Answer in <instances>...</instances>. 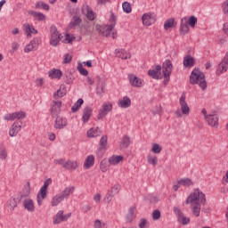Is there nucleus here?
Listing matches in <instances>:
<instances>
[{"instance_id": "21", "label": "nucleus", "mask_w": 228, "mask_h": 228, "mask_svg": "<svg viewBox=\"0 0 228 228\" xmlns=\"http://www.w3.org/2000/svg\"><path fill=\"white\" fill-rule=\"evenodd\" d=\"M183 65L184 69H191L195 67V59L191 55H186L183 58Z\"/></svg>"}, {"instance_id": "12", "label": "nucleus", "mask_w": 228, "mask_h": 228, "mask_svg": "<svg viewBox=\"0 0 228 228\" xmlns=\"http://www.w3.org/2000/svg\"><path fill=\"white\" fill-rule=\"evenodd\" d=\"M128 79L130 85H132V86H134L135 88H140L143 85V81L142 80V78L136 77L135 75H128Z\"/></svg>"}, {"instance_id": "48", "label": "nucleus", "mask_w": 228, "mask_h": 228, "mask_svg": "<svg viewBox=\"0 0 228 228\" xmlns=\"http://www.w3.org/2000/svg\"><path fill=\"white\" fill-rule=\"evenodd\" d=\"M133 216H134V207L130 208L128 214L126 215L127 224H131V222H133Z\"/></svg>"}, {"instance_id": "55", "label": "nucleus", "mask_w": 228, "mask_h": 228, "mask_svg": "<svg viewBox=\"0 0 228 228\" xmlns=\"http://www.w3.org/2000/svg\"><path fill=\"white\" fill-rule=\"evenodd\" d=\"M77 70L79 72V74H81L82 76H88V70L85 68H83V65L80 63L77 66Z\"/></svg>"}, {"instance_id": "1", "label": "nucleus", "mask_w": 228, "mask_h": 228, "mask_svg": "<svg viewBox=\"0 0 228 228\" xmlns=\"http://www.w3.org/2000/svg\"><path fill=\"white\" fill-rule=\"evenodd\" d=\"M185 204H191L194 216H200V190L194 189L193 192L187 197Z\"/></svg>"}, {"instance_id": "17", "label": "nucleus", "mask_w": 228, "mask_h": 228, "mask_svg": "<svg viewBox=\"0 0 228 228\" xmlns=\"http://www.w3.org/2000/svg\"><path fill=\"white\" fill-rule=\"evenodd\" d=\"M22 129V125L19 124V122H14L9 130V136L13 138V136H17L20 131Z\"/></svg>"}, {"instance_id": "33", "label": "nucleus", "mask_w": 228, "mask_h": 228, "mask_svg": "<svg viewBox=\"0 0 228 228\" xmlns=\"http://www.w3.org/2000/svg\"><path fill=\"white\" fill-rule=\"evenodd\" d=\"M19 202H20V201H19V197L18 198H11L7 201V208H9V209H11V211H13V209H15V208H17Z\"/></svg>"}, {"instance_id": "63", "label": "nucleus", "mask_w": 228, "mask_h": 228, "mask_svg": "<svg viewBox=\"0 0 228 228\" xmlns=\"http://www.w3.org/2000/svg\"><path fill=\"white\" fill-rule=\"evenodd\" d=\"M55 165H61L63 168H65V160L63 159H57L53 161Z\"/></svg>"}, {"instance_id": "53", "label": "nucleus", "mask_w": 228, "mask_h": 228, "mask_svg": "<svg viewBox=\"0 0 228 228\" xmlns=\"http://www.w3.org/2000/svg\"><path fill=\"white\" fill-rule=\"evenodd\" d=\"M23 28H24V31H25V34L27 35V37H31V29L33 28V26H30L28 23H25L23 25Z\"/></svg>"}, {"instance_id": "49", "label": "nucleus", "mask_w": 228, "mask_h": 228, "mask_svg": "<svg viewBox=\"0 0 228 228\" xmlns=\"http://www.w3.org/2000/svg\"><path fill=\"white\" fill-rule=\"evenodd\" d=\"M161 151H163V147H161V145L158 143H152L151 152L154 154H160Z\"/></svg>"}, {"instance_id": "7", "label": "nucleus", "mask_w": 228, "mask_h": 228, "mask_svg": "<svg viewBox=\"0 0 228 228\" xmlns=\"http://www.w3.org/2000/svg\"><path fill=\"white\" fill-rule=\"evenodd\" d=\"M99 148L96 151V154L99 158L106 152V146L108 145V135H102L100 142H99Z\"/></svg>"}, {"instance_id": "60", "label": "nucleus", "mask_w": 228, "mask_h": 228, "mask_svg": "<svg viewBox=\"0 0 228 228\" xmlns=\"http://www.w3.org/2000/svg\"><path fill=\"white\" fill-rule=\"evenodd\" d=\"M110 193H114V195H117L120 191V185L116 184L114 185L110 191Z\"/></svg>"}, {"instance_id": "44", "label": "nucleus", "mask_w": 228, "mask_h": 228, "mask_svg": "<svg viewBox=\"0 0 228 228\" xmlns=\"http://www.w3.org/2000/svg\"><path fill=\"white\" fill-rule=\"evenodd\" d=\"M200 88L205 92V90H208V82L206 81V75L204 73L200 72Z\"/></svg>"}, {"instance_id": "30", "label": "nucleus", "mask_w": 228, "mask_h": 228, "mask_svg": "<svg viewBox=\"0 0 228 228\" xmlns=\"http://www.w3.org/2000/svg\"><path fill=\"white\" fill-rule=\"evenodd\" d=\"M76 190V187L74 186H69L66 187L60 195L62 196V199H69L70 197L71 193H74V191Z\"/></svg>"}, {"instance_id": "31", "label": "nucleus", "mask_w": 228, "mask_h": 228, "mask_svg": "<svg viewBox=\"0 0 228 228\" xmlns=\"http://www.w3.org/2000/svg\"><path fill=\"white\" fill-rule=\"evenodd\" d=\"M120 161H124V157L120 155H113L109 158V163L110 165H118Z\"/></svg>"}, {"instance_id": "34", "label": "nucleus", "mask_w": 228, "mask_h": 228, "mask_svg": "<svg viewBox=\"0 0 228 228\" xmlns=\"http://www.w3.org/2000/svg\"><path fill=\"white\" fill-rule=\"evenodd\" d=\"M101 129L99 127L91 128L87 131L88 138H97V136H101Z\"/></svg>"}, {"instance_id": "28", "label": "nucleus", "mask_w": 228, "mask_h": 228, "mask_svg": "<svg viewBox=\"0 0 228 228\" xmlns=\"http://www.w3.org/2000/svg\"><path fill=\"white\" fill-rule=\"evenodd\" d=\"M119 108H129L131 106V98L128 96H124L122 100H119L118 102Z\"/></svg>"}, {"instance_id": "62", "label": "nucleus", "mask_w": 228, "mask_h": 228, "mask_svg": "<svg viewBox=\"0 0 228 228\" xmlns=\"http://www.w3.org/2000/svg\"><path fill=\"white\" fill-rule=\"evenodd\" d=\"M19 47H20L19 43L13 42L12 44V49H11L12 54H13V53H15L16 51H19Z\"/></svg>"}, {"instance_id": "19", "label": "nucleus", "mask_w": 228, "mask_h": 228, "mask_svg": "<svg viewBox=\"0 0 228 228\" xmlns=\"http://www.w3.org/2000/svg\"><path fill=\"white\" fill-rule=\"evenodd\" d=\"M23 208L26 209V211H28V213H34L35 211V201L29 198H26L23 200Z\"/></svg>"}, {"instance_id": "15", "label": "nucleus", "mask_w": 228, "mask_h": 228, "mask_svg": "<svg viewBox=\"0 0 228 228\" xmlns=\"http://www.w3.org/2000/svg\"><path fill=\"white\" fill-rule=\"evenodd\" d=\"M148 75L152 79H161V65H156L154 69H150Z\"/></svg>"}, {"instance_id": "16", "label": "nucleus", "mask_w": 228, "mask_h": 228, "mask_svg": "<svg viewBox=\"0 0 228 228\" xmlns=\"http://www.w3.org/2000/svg\"><path fill=\"white\" fill-rule=\"evenodd\" d=\"M105 88L106 82H104V79L98 77L96 94L99 95V97H102V95H104Z\"/></svg>"}, {"instance_id": "10", "label": "nucleus", "mask_w": 228, "mask_h": 228, "mask_svg": "<svg viewBox=\"0 0 228 228\" xmlns=\"http://www.w3.org/2000/svg\"><path fill=\"white\" fill-rule=\"evenodd\" d=\"M179 104L181 106L183 115H190V107L188 106V103H186V94H182L179 100Z\"/></svg>"}, {"instance_id": "35", "label": "nucleus", "mask_w": 228, "mask_h": 228, "mask_svg": "<svg viewBox=\"0 0 228 228\" xmlns=\"http://www.w3.org/2000/svg\"><path fill=\"white\" fill-rule=\"evenodd\" d=\"M120 149H127L131 145V138L127 135H125L121 138L120 141Z\"/></svg>"}, {"instance_id": "22", "label": "nucleus", "mask_w": 228, "mask_h": 228, "mask_svg": "<svg viewBox=\"0 0 228 228\" xmlns=\"http://www.w3.org/2000/svg\"><path fill=\"white\" fill-rule=\"evenodd\" d=\"M200 204L202 213H210L211 208L208 206V200H206V194L200 192Z\"/></svg>"}, {"instance_id": "45", "label": "nucleus", "mask_w": 228, "mask_h": 228, "mask_svg": "<svg viewBox=\"0 0 228 228\" xmlns=\"http://www.w3.org/2000/svg\"><path fill=\"white\" fill-rule=\"evenodd\" d=\"M8 158V151H6V148L4 147V145L0 144V159H2V161H4V159H6Z\"/></svg>"}, {"instance_id": "13", "label": "nucleus", "mask_w": 228, "mask_h": 228, "mask_svg": "<svg viewBox=\"0 0 228 228\" xmlns=\"http://www.w3.org/2000/svg\"><path fill=\"white\" fill-rule=\"evenodd\" d=\"M68 121L65 118L55 117L53 127L54 129H65L67 127Z\"/></svg>"}, {"instance_id": "50", "label": "nucleus", "mask_w": 228, "mask_h": 228, "mask_svg": "<svg viewBox=\"0 0 228 228\" xmlns=\"http://www.w3.org/2000/svg\"><path fill=\"white\" fill-rule=\"evenodd\" d=\"M67 94V90H65V88H60L58 89L54 94H53V97L54 99H56V97H64V95Z\"/></svg>"}, {"instance_id": "26", "label": "nucleus", "mask_w": 228, "mask_h": 228, "mask_svg": "<svg viewBox=\"0 0 228 228\" xmlns=\"http://www.w3.org/2000/svg\"><path fill=\"white\" fill-rule=\"evenodd\" d=\"M117 58H121V60H129L131 58V53H127L124 49L115 50Z\"/></svg>"}, {"instance_id": "51", "label": "nucleus", "mask_w": 228, "mask_h": 228, "mask_svg": "<svg viewBox=\"0 0 228 228\" xmlns=\"http://www.w3.org/2000/svg\"><path fill=\"white\" fill-rule=\"evenodd\" d=\"M14 115V120H22L24 118H26V112L24 111H17V112H13Z\"/></svg>"}, {"instance_id": "29", "label": "nucleus", "mask_w": 228, "mask_h": 228, "mask_svg": "<svg viewBox=\"0 0 228 228\" xmlns=\"http://www.w3.org/2000/svg\"><path fill=\"white\" fill-rule=\"evenodd\" d=\"M79 167V162L68 160L64 164L65 170H76Z\"/></svg>"}, {"instance_id": "38", "label": "nucleus", "mask_w": 228, "mask_h": 228, "mask_svg": "<svg viewBox=\"0 0 228 228\" xmlns=\"http://www.w3.org/2000/svg\"><path fill=\"white\" fill-rule=\"evenodd\" d=\"M177 23H175V19H167L164 23V29H170V28H175Z\"/></svg>"}, {"instance_id": "58", "label": "nucleus", "mask_w": 228, "mask_h": 228, "mask_svg": "<svg viewBox=\"0 0 228 228\" xmlns=\"http://www.w3.org/2000/svg\"><path fill=\"white\" fill-rule=\"evenodd\" d=\"M106 224L102 223L100 219H96L94 222V228H103Z\"/></svg>"}, {"instance_id": "27", "label": "nucleus", "mask_w": 228, "mask_h": 228, "mask_svg": "<svg viewBox=\"0 0 228 228\" xmlns=\"http://www.w3.org/2000/svg\"><path fill=\"white\" fill-rule=\"evenodd\" d=\"M95 164V157L94 155H89L85 162H84V167L86 170L92 168V167Z\"/></svg>"}, {"instance_id": "43", "label": "nucleus", "mask_w": 228, "mask_h": 228, "mask_svg": "<svg viewBox=\"0 0 228 228\" xmlns=\"http://www.w3.org/2000/svg\"><path fill=\"white\" fill-rule=\"evenodd\" d=\"M110 25L108 26V30L109 31H112L113 28H115V26L117 25V16L114 15L113 12H111L110 18Z\"/></svg>"}, {"instance_id": "5", "label": "nucleus", "mask_w": 228, "mask_h": 228, "mask_svg": "<svg viewBox=\"0 0 228 228\" xmlns=\"http://www.w3.org/2000/svg\"><path fill=\"white\" fill-rule=\"evenodd\" d=\"M172 61L170 60H167L164 61L162 65V73L164 76V84L167 85L168 81H170V74H172V69H173Z\"/></svg>"}, {"instance_id": "18", "label": "nucleus", "mask_w": 228, "mask_h": 228, "mask_svg": "<svg viewBox=\"0 0 228 228\" xmlns=\"http://www.w3.org/2000/svg\"><path fill=\"white\" fill-rule=\"evenodd\" d=\"M82 13L86 15L88 20H95V13H94V11L92 10V8H90V6L83 5Z\"/></svg>"}, {"instance_id": "57", "label": "nucleus", "mask_w": 228, "mask_h": 228, "mask_svg": "<svg viewBox=\"0 0 228 228\" xmlns=\"http://www.w3.org/2000/svg\"><path fill=\"white\" fill-rule=\"evenodd\" d=\"M149 227V221L145 218H142L139 222V228H147Z\"/></svg>"}, {"instance_id": "2", "label": "nucleus", "mask_w": 228, "mask_h": 228, "mask_svg": "<svg viewBox=\"0 0 228 228\" xmlns=\"http://www.w3.org/2000/svg\"><path fill=\"white\" fill-rule=\"evenodd\" d=\"M195 28L197 26V17L191 16V17H183L181 19L180 22V35H186L188 31H190V27Z\"/></svg>"}, {"instance_id": "23", "label": "nucleus", "mask_w": 228, "mask_h": 228, "mask_svg": "<svg viewBox=\"0 0 228 228\" xmlns=\"http://www.w3.org/2000/svg\"><path fill=\"white\" fill-rule=\"evenodd\" d=\"M31 193V187L29 186V183H28L27 186H25L21 191L19 193V202L22 200V199H28Z\"/></svg>"}, {"instance_id": "6", "label": "nucleus", "mask_w": 228, "mask_h": 228, "mask_svg": "<svg viewBox=\"0 0 228 228\" xmlns=\"http://www.w3.org/2000/svg\"><path fill=\"white\" fill-rule=\"evenodd\" d=\"M61 111V101L53 100L52 102V105L50 108L51 117L53 118H56V117H58V115H60Z\"/></svg>"}, {"instance_id": "11", "label": "nucleus", "mask_w": 228, "mask_h": 228, "mask_svg": "<svg viewBox=\"0 0 228 228\" xmlns=\"http://www.w3.org/2000/svg\"><path fill=\"white\" fill-rule=\"evenodd\" d=\"M199 81H200V69L195 68L191 73L190 83L191 85H200Z\"/></svg>"}, {"instance_id": "39", "label": "nucleus", "mask_w": 228, "mask_h": 228, "mask_svg": "<svg viewBox=\"0 0 228 228\" xmlns=\"http://www.w3.org/2000/svg\"><path fill=\"white\" fill-rule=\"evenodd\" d=\"M28 15H31L36 20H45V15L42 12H37L35 11H29Z\"/></svg>"}, {"instance_id": "47", "label": "nucleus", "mask_w": 228, "mask_h": 228, "mask_svg": "<svg viewBox=\"0 0 228 228\" xmlns=\"http://www.w3.org/2000/svg\"><path fill=\"white\" fill-rule=\"evenodd\" d=\"M147 161H148L149 165H152L153 167H156V165H158V157L152 156V155H148Z\"/></svg>"}, {"instance_id": "24", "label": "nucleus", "mask_w": 228, "mask_h": 228, "mask_svg": "<svg viewBox=\"0 0 228 228\" xmlns=\"http://www.w3.org/2000/svg\"><path fill=\"white\" fill-rule=\"evenodd\" d=\"M63 76L61 69H53L48 71V77L51 79H60Z\"/></svg>"}, {"instance_id": "61", "label": "nucleus", "mask_w": 228, "mask_h": 228, "mask_svg": "<svg viewBox=\"0 0 228 228\" xmlns=\"http://www.w3.org/2000/svg\"><path fill=\"white\" fill-rule=\"evenodd\" d=\"M4 120H7V121H13L15 120V118H14V114L13 112L12 113H8V114H5L4 116Z\"/></svg>"}, {"instance_id": "52", "label": "nucleus", "mask_w": 228, "mask_h": 228, "mask_svg": "<svg viewBox=\"0 0 228 228\" xmlns=\"http://www.w3.org/2000/svg\"><path fill=\"white\" fill-rule=\"evenodd\" d=\"M122 8L125 13H131L132 12L131 4H129V2H124L122 4Z\"/></svg>"}, {"instance_id": "8", "label": "nucleus", "mask_w": 228, "mask_h": 228, "mask_svg": "<svg viewBox=\"0 0 228 228\" xmlns=\"http://www.w3.org/2000/svg\"><path fill=\"white\" fill-rule=\"evenodd\" d=\"M173 211L177 215L179 224H182V225H188L190 224V218L184 216V214H183L179 208L174 207Z\"/></svg>"}, {"instance_id": "4", "label": "nucleus", "mask_w": 228, "mask_h": 228, "mask_svg": "<svg viewBox=\"0 0 228 228\" xmlns=\"http://www.w3.org/2000/svg\"><path fill=\"white\" fill-rule=\"evenodd\" d=\"M53 183L51 178H48L45 183L44 185L41 187L39 192L37 195V200L38 206H42V202L47 197V188H49V184Z\"/></svg>"}, {"instance_id": "36", "label": "nucleus", "mask_w": 228, "mask_h": 228, "mask_svg": "<svg viewBox=\"0 0 228 228\" xmlns=\"http://www.w3.org/2000/svg\"><path fill=\"white\" fill-rule=\"evenodd\" d=\"M63 200H65V199L61 194H57L52 199L51 206H53V208H56V206L61 204V202H63Z\"/></svg>"}, {"instance_id": "54", "label": "nucleus", "mask_w": 228, "mask_h": 228, "mask_svg": "<svg viewBox=\"0 0 228 228\" xmlns=\"http://www.w3.org/2000/svg\"><path fill=\"white\" fill-rule=\"evenodd\" d=\"M42 8L43 10H46V12H49V4L44 3V2H37L36 4V8Z\"/></svg>"}, {"instance_id": "41", "label": "nucleus", "mask_w": 228, "mask_h": 228, "mask_svg": "<svg viewBox=\"0 0 228 228\" xmlns=\"http://www.w3.org/2000/svg\"><path fill=\"white\" fill-rule=\"evenodd\" d=\"M83 102H85V101H83L82 98L78 99L71 107L72 113L79 111V109L81 108V106H83Z\"/></svg>"}, {"instance_id": "42", "label": "nucleus", "mask_w": 228, "mask_h": 228, "mask_svg": "<svg viewBox=\"0 0 228 228\" xmlns=\"http://www.w3.org/2000/svg\"><path fill=\"white\" fill-rule=\"evenodd\" d=\"M61 222H63V210H60L53 217L54 225H58V224H61Z\"/></svg>"}, {"instance_id": "14", "label": "nucleus", "mask_w": 228, "mask_h": 228, "mask_svg": "<svg viewBox=\"0 0 228 228\" xmlns=\"http://www.w3.org/2000/svg\"><path fill=\"white\" fill-rule=\"evenodd\" d=\"M38 37H34L28 45H27L24 48V53H31V51H35V49H38L39 45Z\"/></svg>"}, {"instance_id": "25", "label": "nucleus", "mask_w": 228, "mask_h": 228, "mask_svg": "<svg viewBox=\"0 0 228 228\" xmlns=\"http://www.w3.org/2000/svg\"><path fill=\"white\" fill-rule=\"evenodd\" d=\"M92 108L86 107L84 108L83 114H82V122L86 124L90 120V117H92Z\"/></svg>"}, {"instance_id": "3", "label": "nucleus", "mask_w": 228, "mask_h": 228, "mask_svg": "<svg viewBox=\"0 0 228 228\" xmlns=\"http://www.w3.org/2000/svg\"><path fill=\"white\" fill-rule=\"evenodd\" d=\"M61 38H63V36L58 32L56 26L52 25L50 27V45H52V47L58 46Z\"/></svg>"}, {"instance_id": "46", "label": "nucleus", "mask_w": 228, "mask_h": 228, "mask_svg": "<svg viewBox=\"0 0 228 228\" xmlns=\"http://www.w3.org/2000/svg\"><path fill=\"white\" fill-rule=\"evenodd\" d=\"M95 29H96V31L99 32L100 35H102V36L104 35V33H106V31H110L108 29V25H103V26L96 25Z\"/></svg>"}, {"instance_id": "64", "label": "nucleus", "mask_w": 228, "mask_h": 228, "mask_svg": "<svg viewBox=\"0 0 228 228\" xmlns=\"http://www.w3.org/2000/svg\"><path fill=\"white\" fill-rule=\"evenodd\" d=\"M70 61H72V56H70L69 53H66L64 55L63 63L67 64L70 63Z\"/></svg>"}, {"instance_id": "32", "label": "nucleus", "mask_w": 228, "mask_h": 228, "mask_svg": "<svg viewBox=\"0 0 228 228\" xmlns=\"http://www.w3.org/2000/svg\"><path fill=\"white\" fill-rule=\"evenodd\" d=\"M180 186H184V188H190V186H193V181L190 178H182L177 181Z\"/></svg>"}, {"instance_id": "20", "label": "nucleus", "mask_w": 228, "mask_h": 228, "mask_svg": "<svg viewBox=\"0 0 228 228\" xmlns=\"http://www.w3.org/2000/svg\"><path fill=\"white\" fill-rule=\"evenodd\" d=\"M206 121L211 127H218V115L209 114L208 116H206Z\"/></svg>"}, {"instance_id": "40", "label": "nucleus", "mask_w": 228, "mask_h": 228, "mask_svg": "<svg viewBox=\"0 0 228 228\" xmlns=\"http://www.w3.org/2000/svg\"><path fill=\"white\" fill-rule=\"evenodd\" d=\"M79 24H81V18H79V16H73L72 20L68 25V28L72 29V28L79 26Z\"/></svg>"}, {"instance_id": "9", "label": "nucleus", "mask_w": 228, "mask_h": 228, "mask_svg": "<svg viewBox=\"0 0 228 228\" xmlns=\"http://www.w3.org/2000/svg\"><path fill=\"white\" fill-rule=\"evenodd\" d=\"M113 105H111V103H103L97 115L98 120H101V118L106 117L108 113L111 111Z\"/></svg>"}, {"instance_id": "59", "label": "nucleus", "mask_w": 228, "mask_h": 228, "mask_svg": "<svg viewBox=\"0 0 228 228\" xmlns=\"http://www.w3.org/2000/svg\"><path fill=\"white\" fill-rule=\"evenodd\" d=\"M65 83L67 85H72V83H74V78H73V77H72V75L70 73H68L66 75Z\"/></svg>"}, {"instance_id": "56", "label": "nucleus", "mask_w": 228, "mask_h": 228, "mask_svg": "<svg viewBox=\"0 0 228 228\" xmlns=\"http://www.w3.org/2000/svg\"><path fill=\"white\" fill-rule=\"evenodd\" d=\"M151 216L154 221L159 220L161 218V212L159 210H153Z\"/></svg>"}, {"instance_id": "37", "label": "nucleus", "mask_w": 228, "mask_h": 228, "mask_svg": "<svg viewBox=\"0 0 228 228\" xmlns=\"http://www.w3.org/2000/svg\"><path fill=\"white\" fill-rule=\"evenodd\" d=\"M142 20L143 26H151L153 22L152 16H151V14L149 13L143 14L142 17Z\"/></svg>"}]
</instances>
